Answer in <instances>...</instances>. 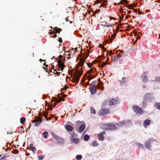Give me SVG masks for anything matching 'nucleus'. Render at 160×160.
I'll return each mask as SVG.
<instances>
[{"label": "nucleus", "instance_id": "56", "mask_svg": "<svg viewBox=\"0 0 160 160\" xmlns=\"http://www.w3.org/2000/svg\"><path fill=\"white\" fill-rule=\"evenodd\" d=\"M53 33V32H49L48 34H49L50 35V34H52Z\"/></svg>", "mask_w": 160, "mask_h": 160}, {"label": "nucleus", "instance_id": "31", "mask_svg": "<svg viewBox=\"0 0 160 160\" xmlns=\"http://www.w3.org/2000/svg\"><path fill=\"white\" fill-rule=\"evenodd\" d=\"M62 101V98H60L59 99H56L55 100V102L54 103V104H56L57 102H59Z\"/></svg>", "mask_w": 160, "mask_h": 160}, {"label": "nucleus", "instance_id": "36", "mask_svg": "<svg viewBox=\"0 0 160 160\" xmlns=\"http://www.w3.org/2000/svg\"><path fill=\"white\" fill-rule=\"evenodd\" d=\"M111 26V24H107L105 25H104V26L106 27H110Z\"/></svg>", "mask_w": 160, "mask_h": 160}, {"label": "nucleus", "instance_id": "16", "mask_svg": "<svg viewBox=\"0 0 160 160\" xmlns=\"http://www.w3.org/2000/svg\"><path fill=\"white\" fill-rule=\"evenodd\" d=\"M54 30H55V33H59L60 32L62 31V29L60 28H58L57 27H56L54 28Z\"/></svg>", "mask_w": 160, "mask_h": 160}, {"label": "nucleus", "instance_id": "27", "mask_svg": "<svg viewBox=\"0 0 160 160\" xmlns=\"http://www.w3.org/2000/svg\"><path fill=\"white\" fill-rule=\"evenodd\" d=\"M93 69L91 68L89 71H87V74H88L89 75L90 73H93Z\"/></svg>", "mask_w": 160, "mask_h": 160}, {"label": "nucleus", "instance_id": "24", "mask_svg": "<svg viewBox=\"0 0 160 160\" xmlns=\"http://www.w3.org/2000/svg\"><path fill=\"white\" fill-rule=\"evenodd\" d=\"M79 138H75L73 139V142L75 144H77L79 142Z\"/></svg>", "mask_w": 160, "mask_h": 160}, {"label": "nucleus", "instance_id": "10", "mask_svg": "<svg viewBox=\"0 0 160 160\" xmlns=\"http://www.w3.org/2000/svg\"><path fill=\"white\" fill-rule=\"evenodd\" d=\"M118 100L116 99H112L111 101L109 102V104L110 105H113L118 103Z\"/></svg>", "mask_w": 160, "mask_h": 160}, {"label": "nucleus", "instance_id": "7", "mask_svg": "<svg viewBox=\"0 0 160 160\" xmlns=\"http://www.w3.org/2000/svg\"><path fill=\"white\" fill-rule=\"evenodd\" d=\"M91 93L92 95L95 94L97 92V89L96 86L94 84L91 85Z\"/></svg>", "mask_w": 160, "mask_h": 160}, {"label": "nucleus", "instance_id": "13", "mask_svg": "<svg viewBox=\"0 0 160 160\" xmlns=\"http://www.w3.org/2000/svg\"><path fill=\"white\" fill-rule=\"evenodd\" d=\"M64 63L60 59H59L58 62V67L59 68H61L62 67H65V66L64 65Z\"/></svg>", "mask_w": 160, "mask_h": 160}, {"label": "nucleus", "instance_id": "41", "mask_svg": "<svg viewBox=\"0 0 160 160\" xmlns=\"http://www.w3.org/2000/svg\"><path fill=\"white\" fill-rule=\"evenodd\" d=\"M99 88L101 89H102L103 88V86H101L100 84H99Z\"/></svg>", "mask_w": 160, "mask_h": 160}, {"label": "nucleus", "instance_id": "23", "mask_svg": "<svg viewBox=\"0 0 160 160\" xmlns=\"http://www.w3.org/2000/svg\"><path fill=\"white\" fill-rule=\"evenodd\" d=\"M26 120V118L24 117H22L20 119V122L22 124L25 123Z\"/></svg>", "mask_w": 160, "mask_h": 160}, {"label": "nucleus", "instance_id": "22", "mask_svg": "<svg viewBox=\"0 0 160 160\" xmlns=\"http://www.w3.org/2000/svg\"><path fill=\"white\" fill-rule=\"evenodd\" d=\"M84 140L85 141H87L89 138V136L88 135H85L84 136Z\"/></svg>", "mask_w": 160, "mask_h": 160}, {"label": "nucleus", "instance_id": "58", "mask_svg": "<svg viewBox=\"0 0 160 160\" xmlns=\"http://www.w3.org/2000/svg\"><path fill=\"white\" fill-rule=\"evenodd\" d=\"M146 74H147V72H144L142 75H143V74H144L145 75H146Z\"/></svg>", "mask_w": 160, "mask_h": 160}, {"label": "nucleus", "instance_id": "64", "mask_svg": "<svg viewBox=\"0 0 160 160\" xmlns=\"http://www.w3.org/2000/svg\"><path fill=\"white\" fill-rule=\"evenodd\" d=\"M30 126H29L28 127V129H30Z\"/></svg>", "mask_w": 160, "mask_h": 160}, {"label": "nucleus", "instance_id": "33", "mask_svg": "<svg viewBox=\"0 0 160 160\" xmlns=\"http://www.w3.org/2000/svg\"><path fill=\"white\" fill-rule=\"evenodd\" d=\"M40 122L39 121H38L36 122L34 124V125L35 126H38L40 123Z\"/></svg>", "mask_w": 160, "mask_h": 160}, {"label": "nucleus", "instance_id": "44", "mask_svg": "<svg viewBox=\"0 0 160 160\" xmlns=\"http://www.w3.org/2000/svg\"><path fill=\"white\" fill-rule=\"evenodd\" d=\"M122 1L123 2H125L126 4H127L128 3L127 0H122Z\"/></svg>", "mask_w": 160, "mask_h": 160}, {"label": "nucleus", "instance_id": "57", "mask_svg": "<svg viewBox=\"0 0 160 160\" xmlns=\"http://www.w3.org/2000/svg\"><path fill=\"white\" fill-rule=\"evenodd\" d=\"M127 12H128V14H129V13H131V11H130V10H129H129H128Z\"/></svg>", "mask_w": 160, "mask_h": 160}, {"label": "nucleus", "instance_id": "14", "mask_svg": "<svg viewBox=\"0 0 160 160\" xmlns=\"http://www.w3.org/2000/svg\"><path fill=\"white\" fill-rule=\"evenodd\" d=\"M65 128L67 130L69 131H72L73 129V127L70 125H67L66 126Z\"/></svg>", "mask_w": 160, "mask_h": 160}, {"label": "nucleus", "instance_id": "59", "mask_svg": "<svg viewBox=\"0 0 160 160\" xmlns=\"http://www.w3.org/2000/svg\"><path fill=\"white\" fill-rule=\"evenodd\" d=\"M65 89H66V88H64L62 89L61 91L64 90Z\"/></svg>", "mask_w": 160, "mask_h": 160}, {"label": "nucleus", "instance_id": "63", "mask_svg": "<svg viewBox=\"0 0 160 160\" xmlns=\"http://www.w3.org/2000/svg\"><path fill=\"white\" fill-rule=\"evenodd\" d=\"M137 10H134V12H137Z\"/></svg>", "mask_w": 160, "mask_h": 160}, {"label": "nucleus", "instance_id": "25", "mask_svg": "<svg viewBox=\"0 0 160 160\" xmlns=\"http://www.w3.org/2000/svg\"><path fill=\"white\" fill-rule=\"evenodd\" d=\"M42 134L44 136V138H46L48 136V132L47 131H45L43 132Z\"/></svg>", "mask_w": 160, "mask_h": 160}, {"label": "nucleus", "instance_id": "62", "mask_svg": "<svg viewBox=\"0 0 160 160\" xmlns=\"http://www.w3.org/2000/svg\"><path fill=\"white\" fill-rule=\"evenodd\" d=\"M65 96H66L65 95V94L63 95V96L64 97V98H65Z\"/></svg>", "mask_w": 160, "mask_h": 160}, {"label": "nucleus", "instance_id": "2", "mask_svg": "<svg viewBox=\"0 0 160 160\" xmlns=\"http://www.w3.org/2000/svg\"><path fill=\"white\" fill-rule=\"evenodd\" d=\"M102 128L104 130L113 131L115 130L117 128L115 125L111 123H108L103 125Z\"/></svg>", "mask_w": 160, "mask_h": 160}, {"label": "nucleus", "instance_id": "9", "mask_svg": "<svg viewBox=\"0 0 160 160\" xmlns=\"http://www.w3.org/2000/svg\"><path fill=\"white\" fill-rule=\"evenodd\" d=\"M127 82V78L125 77H123L122 78V80H119L118 81V83L120 85L124 84Z\"/></svg>", "mask_w": 160, "mask_h": 160}, {"label": "nucleus", "instance_id": "26", "mask_svg": "<svg viewBox=\"0 0 160 160\" xmlns=\"http://www.w3.org/2000/svg\"><path fill=\"white\" fill-rule=\"evenodd\" d=\"M82 158V156L81 155H77L76 157V159L78 160H81Z\"/></svg>", "mask_w": 160, "mask_h": 160}, {"label": "nucleus", "instance_id": "12", "mask_svg": "<svg viewBox=\"0 0 160 160\" xmlns=\"http://www.w3.org/2000/svg\"><path fill=\"white\" fill-rule=\"evenodd\" d=\"M150 120L149 119H145L143 122V126L144 127L146 128L147 127V125H149L150 123Z\"/></svg>", "mask_w": 160, "mask_h": 160}, {"label": "nucleus", "instance_id": "50", "mask_svg": "<svg viewBox=\"0 0 160 160\" xmlns=\"http://www.w3.org/2000/svg\"><path fill=\"white\" fill-rule=\"evenodd\" d=\"M146 86L145 85H142V87L143 88H146Z\"/></svg>", "mask_w": 160, "mask_h": 160}, {"label": "nucleus", "instance_id": "17", "mask_svg": "<svg viewBox=\"0 0 160 160\" xmlns=\"http://www.w3.org/2000/svg\"><path fill=\"white\" fill-rule=\"evenodd\" d=\"M116 35V33H115L114 34H112L111 35V38H109V41L110 42H112V40L114 39Z\"/></svg>", "mask_w": 160, "mask_h": 160}, {"label": "nucleus", "instance_id": "35", "mask_svg": "<svg viewBox=\"0 0 160 160\" xmlns=\"http://www.w3.org/2000/svg\"><path fill=\"white\" fill-rule=\"evenodd\" d=\"M92 77L91 76H87V77L88 78V79L89 80H91L93 78V77H94V76L92 75Z\"/></svg>", "mask_w": 160, "mask_h": 160}, {"label": "nucleus", "instance_id": "51", "mask_svg": "<svg viewBox=\"0 0 160 160\" xmlns=\"http://www.w3.org/2000/svg\"><path fill=\"white\" fill-rule=\"evenodd\" d=\"M57 37V35H56V34H54V36H53V38H56Z\"/></svg>", "mask_w": 160, "mask_h": 160}, {"label": "nucleus", "instance_id": "30", "mask_svg": "<svg viewBox=\"0 0 160 160\" xmlns=\"http://www.w3.org/2000/svg\"><path fill=\"white\" fill-rule=\"evenodd\" d=\"M155 81L157 82H159L160 81V78L158 76H156L155 77Z\"/></svg>", "mask_w": 160, "mask_h": 160}, {"label": "nucleus", "instance_id": "53", "mask_svg": "<svg viewBox=\"0 0 160 160\" xmlns=\"http://www.w3.org/2000/svg\"><path fill=\"white\" fill-rule=\"evenodd\" d=\"M62 57V56L61 55H60L58 57H59V58H61Z\"/></svg>", "mask_w": 160, "mask_h": 160}, {"label": "nucleus", "instance_id": "3", "mask_svg": "<svg viewBox=\"0 0 160 160\" xmlns=\"http://www.w3.org/2000/svg\"><path fill=\"white\" fill-rule=\"evenodd\" d=\"M82 73V72H79L78 70H77L74 74V77L72 78V80L75 82H78L79 81Z\"/></svg>", "mask_w": 160, "mask_h": 160}, {"label": "nucleus", "instance_id": "43", "mask_svg": "<svg viewBox=\"0 0 160 160\" xmlns=\"http://www.w3.org/2000/svg\"><path fill=\"white\" fill-rule=\"evenodd\" d=\"M138 145L139 146H140L141 147H142L143 148V145L141 143H138Z\"/></svg>", "mask_w": 160, "mask_h": 160}, {"label": "nucleus", "instance_id": "60", "mask_svg": "<svg viewBox=\"0 0 160 160\" xmlns=\"http://www.w3.org/2000/svg\"><path fill=\"white\" fill-rule=\"evenodd\" d=\"M43 68L45 70H46V69H47V67L46 68H45V67H43Z\"/></svg>", "mask_w": 160, "mask_h": 160}, {"label": "nucleus", "instance_id": "37", "mask_svg": "<svg viewBox=\"0 0 160 160\" xmlns=\"http://www.w3.org/2000/svg\"><path fill=\"white\" fill-rule=\"evenodd\" d=\"M54 137H55V139L57 140H59L60 139H61V138H60L59 137L57 136H54Z\"/></svg>", "mask_w": 160, "mask_h": 160}, {"label": "nucleus", "instance_id": "1", "mask_svg": "<svg viewBox=\"0 0 160 160\" xmlns=\"http://www.w3.org/2000/svg\"><path fill=\"white\" fill-rule=\"evenodd\" d=\"M144 101L142 102L143 106L146 105L147 102H150L153 99L152 93H148L146 94L143 98Z\"/></svg>", "mask_w": 160, "mask_h": 160}, {"label": "nucleus", "instance_id": "11", "mask_svg": "<svg viewBox=\"0 0 160 160\" xmlns=\"http://www.w3.org/2000/svg\"><path fill=\"white\" fill-rule=\"evenodd\" d=\"M152 141V140L151 139H150L149 140H148L146 143L144 144L145 147L146 148H148L149 149H150V144L151 143Z\"/></svg>", "mask_w": 160, "mask_h": 160}, {"label": "nucleus", "instance_id": "5", "mask_svg": "<svg viewBox=\"0 0 160 160\" xmlns=\"http://www.w3.org/2000/svg\"><path fill=\"white\" fill-rule=\"evenodd\" d=\"M109 113V110L106 108L101 109L99 112V115L100 116L106 115Z\"/></svg>", "mask_w": 160, "mask_h": 160}, {"label": "nucleus", "instance_id": "29", "mask_svg": "<svg viewBox=\"0 0 160 160\" xmlns=\"http://www.w3.org/2000/svg\"><path fill=\"white\" fill-rule=\"evenodd\" d=\"M92 145L93 146H97L98 145V144L96 141H94L92 143Z\"/></svg>", "mask_w": 160, "mask_h": 160}, {"label": "nucleus", "instance_id": "42", "mask_svg": "<svg viewBox=\"0 0 160 160\" xmlns=\"http://www.w3.org/2000/svg\"><path fill=\"white\" fill-rule=\"evenodd\" d=\"M59 38L58 41L60 43L62 42V38Z\"/></svg>", "mask_w": 160, "mask_h": 160}, {"label": "nucleus", "instance_id": "15", "mask_svg": "<svg viewBox=\"0 0 160 160\" xmlns=\"http://www.w3.org/2000/svg\"><path fill=\"white\" fill-rule=\"evenodd\" d=\"M29 147L32 150V151L34 153L36 152V148L33 146L32 144H30L29 145Z\"/></svg>", "mask_w": 160, "mask_h": 160}, {"label": "nucleus", "instance_id": "34", "mask_svg": "<svg viewBox=\"0 0 160 160\" xmlns=\"http://www.w3.org/2000/svg\"><path fill=\"white\" fill-rule=\"evenodd\" d=\"M133 7V6L132 4H129L128 6V8L129 9H132V8Z\"/></svg>", "mask_w": 160, "mask_h": 160}, {"label": "nucleus", "instance_id": "45", "mask_svg": "<svg viewBox=\"0 0 160 160\" xmlns=\"http://www.w3.org/2000/svg\"><path fill=\"white\" fill-rule=\"evenodd\" d=\"M54 74H56L57 75H58V76L59 75V73H60V72H56V73H55V72H54Z\"/></svg>", "mask_w": 160, "mask_h": 160}, {"label": "nucleus", "instance_id": "19", "mask_svg": "<svg viewBox=\"0 0 160 160\" xmlns=\"http://www.w3.org/2000/svg\"><path fill=\"white\" fill-rule=\"evenodd\" d=\"M155 107L158 110H160V102H156L154 104Z\"/></svg>", "mask_w": 160, "mask_h": 160}, {"label": "nucleus", "instance_id": "20", "mask_svg": "<svg viewBox=\"0 0 160 160\" xmlns=\"http://www.w3.org/2000/svg\"><path fill=\"white\" fill-rule=\"evenodd\" d=\"M148 80V78L146 76H144L142 78V82L144 83L146 82Z\"/></svg>", "mask_w": 160, "mask_h": 160}, {"label": "nucleus", "instance_id": "49", "mask_svg": "<svg viewBox=\"0 0 160 160\" xmlns=\"http://www.w3.org/2000/svg\"><path fill=\"white\" fill-rule=\"evenodd\" d=\"M88 66L89 68H90L92 66V65L91 64H88Z\"/></svg>", "mask_w": 160, "mask_h": 160}, {"label": "nucleus", "instance_id": "55", "mask_svg": "<svg viewBox=\"0 0 160 160\" xmlns=\"http://www.w3.org/2000/svg\"><path fill=\"white\" fill-rule=\"evenodd\" d=\"M39 61H41H41H44H44H45V60H42V59H39Z\"/></svg>", "mask_w": 160, "mask_h": 160}, {"label": "nucleus", "instance_id": "38", "mask_svg": "<svg viewBox=\"0 0 160 160\" xmlns=\"http://www.w3.org/2000/svg\"><path fill=\"white\" fill-rule=\"evenodd\" d=\"M126 122L125 121H123L122 122H120V124L121 125H122L123 124H125V123H126Z\"/></svg>", "mask_w": 160, "mask_h": 160}, {"label": "nucleus", "instance_id": "46", "mask_svg": "<svg viewBox=\"0 0 160 160\" xmlns=\"http://www.w3.org/2000/svg\"><path fill=\"white\" fill-rule=\"evenodd\" d=\"M78 48V47L75 48H74L76 52H77L78 51V50H77Z\"/></svg>", "mask_w": 160, "mask_h": 160}, {"label": "nucleus", "instance_id": "47", "mask_svg": "<svg viewBox=\"0 0 160 160\" xmlns=\"http://www.w3.org/2000/svg\"><path fill=\"white\" fill-rule=\"evenodd\" d=\"M65 67H62L61 68H61V69L62 70V71H63V69H64V68Z\"/></svg>", "mask_w": 160, "mask_h": 160}, {"label": "nucleus", "instance_id": "28", "mask_svg": "<svg viewBox=\"0 0 160 160\" xmlns=\"http://www.w3.org/2000/svg\"><path fill=\"white\" fill-rule=\"evenodd\" d=\"M85 59L83 58L80 60V64L82 66L84 64Z\"/></svg>", "mask_w": 160, "mask_h": 160}, {"label": "nucleus", "instance_id": "8", "mask_svg": "<svg viewBox=\"0 0 160 160\" xmlns=\"http://www.w3.org/2000/svg\"><path fill=\"white\" fill-rule=\"evenodd\" d=\"M105 132L103 131L98 134V139L101 141H103L104 139L103 135L105 134Z\"/></svg>", "mask_w": 160, "mask_h": 160}, {"label": "nucleus", "instance_id": "61", "mask_svg": "<svg viewBox=\"0 0 160 160\" xmlns=\"http://www.w3.org/2000/svg\"><path fill=\"white\" fill-rule=\"evenodd\" d=\"M52 69H54V65H52Z\"/></svg>", "mask_w": 160, "mask_h": 160}, {"label": "nucleus", "instance_id": "32", "mask_svg": "<svg viewBox=\"0 0 160 160\" xmlns=\"http://www.w3.org/2000/svg\"><path fill=\"white\" fill-rule=\"evenodd\" d=\"M44 156L42 155H39L38 156V158L39 160H41L43 158Z\"/></svg>", "mask_w": 160, "mask_h": 160}, {"label": "nucleus", "instance_id": "39", "mask_svg": "<svg viewBox=\"0 0 160 160\" xmlns=\"http://www.w3.org/2000/svg\"><path fill=\"white\" fill-rule=\"evenodd\" d=\"M107 2V0H104V2H103V4L102 5H101V6H101L103 7L105 5H104L103 4H105Z\"/></svg>", "mask_w": 160, "mask_h": 160}, {"label": "nucleus", "instance_id": "6", "mask_svg": "<svg viewBox=\"0 0 160 160\" xmlns=\"http://www.w3.org/2000/svg\"><path fill=\"white\" fill-rule=\"evenodd\" d=\"M118 54V55L117 54L114 56L113 58H112V61L115 62L117 61L118 59L121 57L122 55V52H120V53H119Z\"/></svg>", "mask_w": 160, "mask_h": 160}, {"label": "nucleus", "instance_id": "48", "mask_svg": "<svg viewBox=\"0 0 160 160\" xmlns=\"http://www.w3.org/2000/svg\"><path fill=\"white\" fill-rule=\"evenodd\" d=\"M43 65L45 66V67H48V65H46V63H45L43 64Z\"/></svg>", "mask_w": 160, "mask_h": 160}, {"label": "nucleus", "instance_id": "40", "mask_svg": "<svg viewBox=\"0 0 160 160\" xmlns=\"http://www.w3.org/2000/svg\"><path fill=\"white\" fill-rule=\"evenodd\" d=\"M109 55H111L112 54H114V53L112 52V51H109Z\"/></svg>", "mask_w": 160, "mask_h": 160}, {"label": "nucleus", "instance_id": "54", "mask_svg": "<svg viewBox=\"0 0 160 160\" xmlns=\"http://www.w3.org/2000/svg\"><path fill=\"white\" fill-rule=\"evenodd\" d=\"M48 69L47 68V70H46H46H45L46 72H48V74H49V72H48ZM48 70H49V69H48Z\"/></svg>", "mask_w": 160, "mask_h": 160}, {"label": "nucleus", "instance_id": "18", "mask_svg": "<svg viewBox=\"0 0 160 160\" xmlns=\"http://www.w3.org/2000/svg\"><path fill=\"white\" fill-rule=\"evenodd\" d=\"M85 126L84 124H82L80 127L79 129L80 132H82L85 129Z\"/></svg>", "mask_w": 160, "mask_h": 160}, {"label": "nucleus", "instance_id": "4", "mask_svg": "<svg viewBox=\"0 0 160 160\" xmlns=\"http://www.w3.org/2000/svg\"><path fill=\"white\" fill-rule=\"evenodd\" d=\"M132 108L134 112L137 114H142L143 113V110L138 105H133Z\"/></svg>", "mask_w": 160, "mask_h": 160}, {"label": "nucleus", "instance_id": "52", "mask_svg": "<svg viewBox=\"0 0 160 160\" xmlns=\"http://www.w3.org/2000/svg\"><path fill=\"white\" fill-rule=\"evenodd\" d=\"M4 157H2L1 159H0V160H4Z\"/></svg>", "mask_w": 160, "mask_h": 160}, {"label": "nucleus", "instance_id": "21", "mask_svg": "<svg viewBox=\"0 0 160 160\" xmlns=\"http://www.w3.org/2000/svg\"><path fill=\"white\" fill-rule=\"evenodd\" d=\"M90 112L91 113H93L94 114H95L96 113V111L92 107H90Z\"/></svg>", "mask_w": 160, "mask_h": 160}]
</instances>
